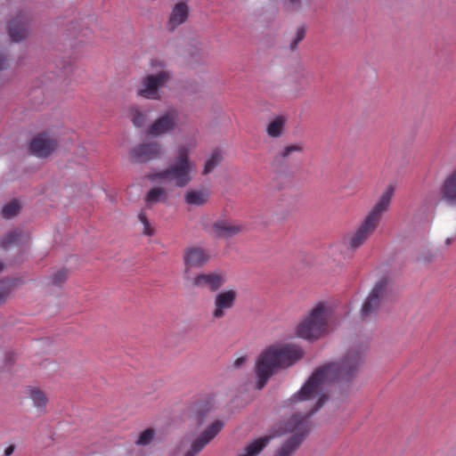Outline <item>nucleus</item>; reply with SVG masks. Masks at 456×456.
<instances>
[{
  "label": "nucleus",
  "instance_id": "obj_1",
  "mask_svg": "<svg viewBox=\"0 0 456 456\" xmlns=\"http://www.w3.org/2000/svg\"><path fill=\"white\" fill-rule=\"evenodd\" d=\"M363 362L362 349L349 350L338 362H330L316 369L300 391L290 401L305 403V412H296L287 420V456L294 453L312 429L310 418L327 402L323 387L334 380L350 382Z\"/></svg>",
  "mask_w": 456,
  "mask_h": 456
},
{
  "label": "nucleus",
  "instance_id": "obj_2",
  "mask_svg": "<svg viewBox=\"0 0 456 456\" xmlns=\"http://www.w3.org/2000/svg\"><path fill=\"white\" fill-rule=\"evenodd\" d=\"M394 192L395 187L392 184L387 186L376 204L355 230L343 239V244L348 249L355 251L373 235L380 224L383 214L389 208Z\"/></svg>",
  "mask_w": 456,
  "mask_h": 456
},
{
  "label": "nucleus",
  "instance_id": "obj_3",
  "mask_svg": "<svg viewBox=\"0 0 456 456\" xmlns=\"http://www.w3.org/2000/svg\"><path fill=\"white\" fill-rule=\"evenodd\" d=\"M194 163L190 159V149L180 145L173 162L165 169L150 173L147 178L151 182H163L178 188L186 187L192 180Z\"/></svg>",
  "mask_w": 456,
  "mask_h": 456
},
{
  "label": "nucleus",
  "instance_id": "obj_4",
  "mask_svg": "<svg viewBox=\"0 0 456 456\" xmlns=\"http://www.w3.org/2000/svg\"><path fill=\"white\" fill-rule=\"evenodd\" d=\"M285 362V344L274 343L265 348L256 359V387L262 389Z\"/></svg>",
  "mask_w": 456,
  "mask_h": 456
},
{
  "label": "nucleus",
  "instance_id": "obj_5",
  "mask_svg": "<svg viewBox=\"0 0 456 456\" xmlns=\"http://www.w3.org/2000/svg\"><path fill=\"white\" fill-rule=\"evenodd\" d=\"M329 309L323 304L316 305L308 316L296 329L299 338L307 340H316L328 331Z\"/></svg>",
  "mask_w": 456,
  "mask_h": 456
},
{
  "label": "nucleus",
  "instance_id": "obj_6",
  "mask_svg": "<svg viewBox=\"0 0 456 456\" xmlns=\"http://www.w3.org/2000/svg\"><path fill=\"white\" fill-rule=\"evenodd\" d=\"M389 297L390 282L387 277H383L375 284L366 298L361 310L362 316L367 317L375 313Z\"/></svg>",
  "mask_w": 456,
  "mask_h": 456
},
{
  "label": "nucleus",
  "instance_id": "obj_7",
  "mask_svg": "<svg viewBox=\"0 0 456 456\" xmlns=\"http://www.w3.org/2000/svg\"><path fill=\"white\" fill-rule=\"evenodd\" d=\"M171 78V74L162 69L157 74L148 75L142 78L137 94L148 100H159V88L164 86Z\"/></svg>",
  "mask_w": 456,
  "mask_h": 456
},
{
  "label": "nucleus",
  "instance_id": "obj_8",
  "mask_svg": "<svg viewBox=\"0 0 456 456\" xmlns=\"http://www.w3.org/2000/svg\"><path fill=\"white\" fill-rule=\"evenodd\" d=\"M164 154V148L158 142H144L136 145L130 151V159L133 163L143 164L160 159Z\"/></svg>",
  "mask_w": 456,
  "mask_h": 456
},
{
  "label": "nucleus",
  "instance_id": "obj_9",
  "mask_svg": "<svg viewBox=\"0 0 456 456\" xmlns=\"http://www.w3.org/2000/svg\"><path fill=\"white\" fill-rule=\"evenodd\" d=\"M58 139L48 132L38 134L29 143L30 152L38 158L49 157L57 148Z\"/></svg>",
  "mask_w": 456,
  "mask_h": 456
},
{
  "label": "nucleus",
  "instance_id": "obj_10",
  "mask_svg": "<svg viewBox=\"0 0 456 456\" xmlns=\"http://www.w3.org/2000/svg\"><path fill=\"white\" fill-rule=\"evenodd\" d=\"M224 428V422L216 420L213 422L199 437L190 442V449L183 456H195L216 437Z\"/></svg>",
  "mask_w": 456,
  "mask_h": 456
},
{
  "label": "nucleus",
  "instance_id": "obj_11",
  "mask_svg": "<svg viewBox=\"0 0 456 456\" xmlns=\"http://www.w3.org/2000/svg\"><path fill=\"white\" fill-rule=\"evenodd\" d=\"M209 255L200 247H189L183 254L184 278L189 279L190 271L201 268L209 261Z\"/></svg>",
  "mask_w": 456,
  "mask_h": 456
},
{
  "label": "nucleus",
  "instance_id": "obj_12",
  "mask_svg": "<svg viewBox=\"0 0 456 456\" xmlns=\"http://www.w3.org/2000/svg\"><path fill=\"white\" fill-rule=\"evenodd\" d=\"M178 113L175 110H168L157 118L148 128L147 134L159 136L172 131L177 124Z\"/></svg>",
  "mask_w": 456,
  "mask_h": 456
},
{
  "label": "nucleus",
  "instance_id": "obj_13",
  "mask_svg": "<svg viewBox=\"0 0 456 456\" xmlns=\"http://www.w3.org/2000/svg\"><path fill=\"white\" fill-rule=\"evenodd\" d=\"M308 85L307 76L305 67L298 63L296 67L290 68L287 75V86L294 97H297L305 89Z\"/></svg>",
  "mask_w": 456,
  "mask_h": 456
},
{
  "label": "nucleus",
  "instance_id": "obj_14",
  "mask_svg": "<svg viewBox=\"0 0 456 456\" xmlns=\"http://www.w3.org/2000/svg\"><path fill=\"white\" fill-rule=\"evenodd\" d=\"M237 292L233 289L218 292L215 296L214 309L212 316L215 319H221L225 315L226 311L232 309L235 305Z\"/></svg>",
  "mask_w": 456,
  "mask_h": 456
},
{
  "label": "nucleus",
  "instance_id": "obj_15",
  "mask_svg": "<svg viewBox=\"0 0 456 456\" xmlns=\"http://www.w3.org/2000/svg\"><path fill=\"white\" fill-rule=\"evenodd\" d=\"M244 229L241 224L226 218H219L213 223L212 232L216 238L230 239Z\"/></svg>",
  "mask_w": 456,
  "mask_h": 456
},
{
  "label": "nucleus",
  "instance_id": "obj_16",
  "mask_svg": "<svg viewBox=\"0 0 456 456\" xmlns=\"http://www.w3.org/2000/svg\"><path fill=\"white\" fill-rule=\"evenodd\" d=\"M225 277L217 273H200L195 276L191 283L194 287L200 289H208L210 291L218 290L224 283Z\"/></svg>",
  "mask_w": 456,
  "mask_h": 456
},
{
  "label": "nucleus",
  "instance_id": "obj_17",
  "mask_svg": "<svg viewBox=\"0 0 456 456\" xmlns=\"http://www.w3.org/2000/svg\"><path fill=\"white\" fill-rule=\"evenodd\" d=\"M8 34L12 42H20L28 34V17L26 12L13 18L8 27Z\"/></svg>",
  "mask_w": 456,
  "mask_h": 456
},
{
  "label": "nucleus",
  "instance_id": "obj_18",
  "mask_svg": "<svg viewBox=\"0 0 456 456\" xmlns=\"http://www.w3.org/2000/svg\"><path fill=\"white\" fill-rule=\"evenodd\" d=\"M190 13V8L187 3L179 2L176 3L169 13L168 20L167 22V28L169 31L175 30L178 27L183 25L188 19Z\"/></svg>",
  "mask_w": 456,
  "mask_h": 456
},
{
  "label": "nucleus",
  "instance_id": "obj_19",
  "mask_svg": "<svg viewBox=\"0 0 456 456\" xmlns=\"http://www.w3.org/2000/svg\"><path fill=\"white\" fill-rule=\"evenodd\" d=\"M441 200L451 206H456V169L449 174L440 186Z\"/></svg>",
  "mask_w": 456,
  "mask_h": 456
},
{
  "label": "nucleus",
  "instance_id": "obj_20",
  "mask_svg": "<svg viewBox=\"0 0 456 456\" xmlns=\"http://www.w3.org/2000/svg\"><path fill=\"white\" fill-rule=\"evenodd\" d=\"M285 434V428L280 427L277 430L273 432L272 434L265 436L264 437H260L252 443H250L245 449L246 453L240 456H256L268 444L269 442L278 436H281Z\"/></svg>",
  "mask_w": 456,
  "mask_h": 456
},
{
  "label": "nucleus",
  "instance_id": "obj_21",
  "mask_svg": "<svg viewBox=\"0 0 456 456\" xmlns=\"http://www.w3.org/2000/svg\"><path fill=\"white\" fill-rule=\"evenodd\" d=\"M25 395L32 401L33 406L40 412L45 413L48 403L45 393L37 387L28 386L25 389Z\"/></svg>",
  "mask_w": 456,
  "mask_h": 456
},
{
  "label": "nucleus",
  "instance_id": "obj_22",
  "mask_svg": "<svg viewBox=\"0 0 456 456\" xmlns=\"http://www.w3.org/2000/svg\"><path fill=\"white\" fill-rule=\"evenodd\" d=\"M210 197L207 189H190L184 194V201L191 206H202L206 204Z\"/></svg>",
  "mask_w": 456,
  "mask_h": 456
},
{
  "label": "nucleus",
  "instance_id": "obj_23",
  "mask_svg": "<svg viewBox=\"0 0 456 456\" xmlns=\"http://www.w3.org/2000/svg\"><path fill=\"white\" fill-rule=\"evenodd\" d=\"M307 26L302 22L297 25L295 29L290 34L289 48L290 51H296L300 42L304 40L306 36Z\"/></svg>",
  "mask_w": 456,
  "mask_h": 456
},
{
  "label": "nucleus",
  "instance_id": "obj_24",
  "mask_svg": "<svg viewBox=\"0 0 456 456\" xmlns=\"http://www.w3.org/2000/svg\"><path fill=\"white\" fill-rule=\"evenodd\" d=\"M285 128V118L283 116L275 117L266 126V133L271 138H277L282 135Z\"/></svg>",
  "mask_w": 456,
  "mask_h": 456
},
{
  "label": "nucleus",
  "instance_id": "obj_25",
  "mask_svg": "<svg viewBox=\"0 0 456 456\" xmlns=\"http://www.w3.org/2000/svg\"><path fill=\"white\" fill-rule=\"evenodd\" d=\"M145 200L149 205L165 202L167 200L166 190L160 187L151 189L145 196Z\"/></svg>",
  "mask_w": 456,
  "mask_h": 456
},
{
  "label": "nucleus",
  "instance_id": "obj_26",
  "mask_svg": "<svg viewBox=\"0 0 456 456\" xmlns=\"http://www.w3.org/2000/svg\"><path fill=\"white\" fill-rule=\"evenodd\" d=\"M303 350L294 344H287V368L303 357Z\"/></svg>",
  "mask_w": 456,
  "mask_h": 456
},
{
  "label": "nucleus",
  "instance_id": "obj_27",
  "mask_svg": "<svg viewBox=\"0 0 456 456\" xmlns=\"http://www.w3.org/2000/svg\"><path fill=\"white\" fill-rule=\"evenodd\" d=\"M221 152L218 150L214 151L204 165L203 175L211 173L221 163Z\"/></svg>",
  "mask_w": 456,
  "mask_h": 456
},
{
  "label": "nucleus",
  "instance_id": "obj_28",
  "mask_svg": "<svg viewBox=\"0 0 456 456\" xmlns=\"http://www.w3.org/2000/svg\"><path fill=\"white\" fill-rule=\"evenodd\" d=\"M131 120L134 126L142 127L147 121V115L142 112L139 107L133 106L129 110Z\"/></svg>",
  "mask_w": 456,
  "mask_h": 456
},
{
  "label": "nucleus",
  "instance_id": "obj_29",
  "mask_svg": "<svg viewBox=\"0 0 456 456\" xmlns=\"http://www.w3.org/2000/svg\"><path fill=\"white\" fill-rule=\"evenodd\" d=\"M22 233L19 230L12 231L7 233L2 240L1 245L6 248L13 244L17 245L21 241Z\"/></svg>",
  "mask_w": 456,
  "mask_h": 456
},
{
  "label": "nucleus",
  "instance_id": "obj_30",
  "mask_svg": "<svg viewBox=\"0 0 456 456\" xmlns=\"http://www.w3.org/2000/svg\"><path fill=\"white\" fill-rule=\"evenodd\" d=\"M20 209V203L16 200H13L3 207L2 215L4 218L9 219L15 216Z\"/></svg>",
  "mask_w": 456,
  "mask_h": 456
},
{
  "label": "nucleus",
  "instance_id": "obj_31",
  "mask_svg": "<svg viewBox=\"0 0 456 456\" xmlns=\"http://www.w3.org/2000/svg\"><path fill=\"white\" fill-rule=\"evenodd\" d=\"M69 277V270L66 268H61L55 271L51 276V283L54 286L61 287Z\"/></svg>",
  "mask_w": 456,
  "mask_h": 456
},
{
  "label": "nucleus",
  "instance_id": "obj_32",
  "mask_svg": "<svg viewBox=\"0 0 456 456\" xmlns=\"http://www.w3.org/2000/svg\"><path fill=\"white\" fill-rule=\"evenodd\" d=\"M154 435V430L152 428H148L140 434L136 444L140 445H147L152 441Z\"/></svg>",
  "mask_w": 456,
  "mask_h": 456
},
{
  "label": "nucleus",
  "instance_id": "obj_33",
  "mask_svg": "<svg viewBox=\"0 0 456 456\" xmlns=\"http://www.w3.org/2000/svg\"><path fill=\"white\" fill-rule=\"evenodd\" d=\"M138 219L143 225L142 233L147 236H151L154 234V230L151 228V224L143 211H141L138 214Z\"/></svg>",
  "mask_w": 456,
  "mask_h": 456
},
{
  "label": "nucleus",
  "instance_id": "obj_34",
  "mask_svg": "<svg viewBox=\"0 0 456 456\" xmlns=\"http://www.w3.org/2000/svg\"><path fill=\"white\" fill-rule=\"evenodd\" d=\"M305 143L304 142H298L296 143H290L287 145V157L294 152L303 154L305 152Z\"/></svg>",
  "mask_w": 456,
  "mask_h": 456
},
{
  "label": "nucleus",
  "instance_id": "obj_35",
  "mask_svg": "<svg viewBox=\"0 0 456 456\" xmlns=\"http://www.w3.org/2000/svg\"><path fill=\"white\" fill-rule=\"evenodd\" d=\"M285 163V151H281L272 162V167L277 172H281Z\"/></svg>",
  "mask_w": 456,
  "mask_h": 456
},
{
  "label": "nucleus",
  "instance_id": "obj_36",
  "mask_svg": "<svg viewBox=\"0 0 456 456\" xmlns=\"http://www.w3.org/2000/svg\"><path fill=\"white\" fill-rule=\"evenodd\" d=\"M11 291V285L8 282L0 281V305L6 300Z\"/></svg>",
  "mask_w": 456,
  "mask_h": 456
},
{
  "label": "nucleus",
  "instance_id": "obj_37",
  "mask_svg": "<svg viewBox=\"0 0 456 456\" xmlns=\"http://www.w3.org/2000/svg\"><path fill=\"white\" fill-rule=\"evenodd\" d=\"M305 0H287V7L292 10H298Z\"/></svg>",
  "mask_w": 456,
  "mask_h": 456
},
{
  "label": "nucleus",
  "instance_id": "obj_38",
  "mask_svg": "<svg viewBox=\"0 0 456 456\" xmlns=\"http://www.w3.org/2000/svg\"><path fill=\"white\" fill-rule=\"evenodd\" d=\"M247 361V355H240L237 357L232 363L234 369H240Z\"/></svg>",
  "mask_w": 456,
  "mask_h": 456
},
{
  "label": "nucleus",
  "instance_id": "obj_39",
  "mask_svg": "<svg viewBox=\"0 0 456 456\" xmlns=\"http://www.w3.org/2000/svg\"><path fill=\"white\" fill-rule=\"evenodd\" d=\"M6 67L7 60L3 54H0V70L6 69Z\"/></svg>",
  "mask_w": 456,
  "mask_h": 456
},
{
  "label": "nucleus",
  "instance_id": "obj_40",
  "mask_svg": "<svg viewBox=\"0 0 456 456\" xmlns=\"http://www.w3.org/2000/svg\"><path fill=\"white\" fill-rule=\"evenodd\" d=\"M14 450H15V446H14V445H12H12H9V446H8L7 448H5V450H4V455H5V456H10L11 454H12V453H13Z\"/></svg>",
  "mask_w": 456,
  "mask_h": 456
},
{
  "label": "nucleus",
  "instance_id": "obj_41",
  "mask_svg": "<svg viewBox=\"0 0 456 456\" xmlns=\"http://www.w3.org/2000/svg\"><path fill=\"white\" fill-rule=\"evenodd\" d=\"M278 456H285V445H281L278 451Z\"/></svg>",
  "mask_w": 456,
  "mask_h": 456
},
{
  "label": "nucleus",
  "instance_id": "obj_42",
  "mask_svg": "<svg viewBox=\"0 0 456 456\" xmlns=\"http://www.w3.org/2000/svg\"><path fill=\"white\" fill-rule=\"evenodd\" d=\"M151 66H152V67L159 66V68H163V67H164V65H163V63H162V62H160V61H151Z\"/></svg>",
  "mask_w": 456,
  "mask_h": 456
},
{
  "label": "nucleus",
  "instance_id": "obj_43",
  "mask_svg": "<svg viewBox=\"0 0 456 456\" xmlns=\"http://www.w3.org/2000/svg\"><path fill=\"white\" fill-rule=\"evenodd\" d=\"M187 444H188V440L187 439L183 440L181 443V445H180L181 449L184 450L186 448Z\"/></svg>",
  "mask_w": 456,
  "mask_h": 456
},
{
  "label": "nucleus",
  "instance_id": "obj_44",
  "mask_svg": "<svg viewBox=\"0 0 456 456\" xmlns=\"http://www.w3.org/2000/svg\"><path fill=\"white\" fill-rule=\"evenodd\" d=\"M4 264L2 262H0V272H2L4 270Z\"/></svg>",
  "mask_w": 456,
  "mask_h": 456
}]
</instances>
